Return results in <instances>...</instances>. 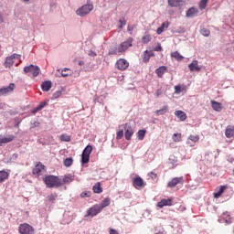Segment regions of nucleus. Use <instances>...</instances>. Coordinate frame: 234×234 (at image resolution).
<instances>
[{
    "mask_svg": "<svg viewBox=\"0 0 234 234\" xmlns=\"http://www.w3.org/2000/svg\"><path fill=\"white\" fill-rule=\"evenodd\" d=\"M43 182L49 189L52 187H60V186H63L61 179L56 176H46L43 177Z\"/></svg>",
    "mask_w": 234,
    "mask_h": 234,
    "instance_id": "nucleus-1",
    "label": "nucleus"
},
{
    "mask_svg": "<svg viewBox=\"0 0 234 234\" xmlns=\"http://www.w3.org/2000/svg\"><path fill=\"white\" fill-rule=\"evenodd\" d=\"M92 10H94V5L90 3H88L78 8L76 10V14L80 17H85V16H89V13L92 12Z\"/></svg>",
    "mask_w": 234,
    "mask_h": 234,
    "instance_id": "nucleus-2",
    "label": "nucleus"
},
{
    "mask_svg": "<svg viewBox=\"0 0 234 234\" xmlns=\"http://www.w3.org/2000/svg\"><path fill=\"white\" fill-rule=\"evenodd\" d=\"M90 153H92V145H87L81 154V164H89Z\"/></svg>",
    "mask_w": 234,
    "mask_h": 234,
    "instance_id": "nucleus-3",
    "label": "nucleus"
},
{
    "mask_svg": "<svg viewBox=\"0 0 234 234\" xmlns=\"http://www.w3.org/2000/svg\"><path fill=\"white\" fill-rule=\"evenodd\" d=\"M121 129H123L124 131V136L126 140H131L133 135L134 134V130H133V127L129 123H124L121 125Z\"/></svg>",
    "mask_w": 234,
    "mask_h": 234,
    "instance_id": "nucleus-4",
    "label": "nucleus"
},
{
    "mask_svg": "<svg viewBox=\"0 0 234 234\" xmlns=\"http://www.w3.org/2000/svg\"><path fill=\"white\" fill-rule=\"evenodd\" d=\"M24 72H26V74H28V72H31L32 76L36 78L39 75V72H41V69H39V67L37 66L29 65L24 68Z\"/></svg>",
    "mask_w": 234,
    "mask_h": 234,
    "instance_id": "nucleus-5",
    "label": "nucleus"
},
{
    "mask_svg": "<svg viewBox=\"0 0 234 234\" xmlns=\"http://www.w3.org/2000/svg\"><path fill=\"white\" fill-rule=\"evenodd\" d=\"M20 234H34V228L27 223L21 224L18 228Z\"/></svg>",
    "mask_w": 234,
    "mask_h": 234,
    "instance_id": "nucleus-6",
    "label": "nucleus"
},
{
    "mask_svg": "<svg viewBox=\"0 0 234 234\" xmlns=\"http://www.w3.org/2000/svg\"><path fill=\"white\" fill-rule=\"evenodd\" d=\"M15 59H21V55L15 53V54L11 55L10 57H7L4 63L5 69H10V67H12L14 65Z\"/></svg>",
    "mask_w": 234,
    "mask_h": 234,
    "instance_id": "nucleus-7",
    "label": "nucleus"
},
{
    "mask_svg": "<svg viewBox=\"0 0 234 234\" xmlns=\"http://www.w3.org/2000/svg\"><path fill=\"white\" fill-rule=\"evenodd\" d=\"M129 47H133V37H129L127 40H125L124 42H122L119 45L118 48H119L120 54H123V52H125L127 48H129Z\"/></svg>",
    "mask_w": 234,
    "mask_h": 234,
    "instance_id": "nucleus-8",
    "label": "nucleus"
},
{
    "mask_svg": "<svg viewBox=\"0 0 234 234\" xmlns=\"http://www.w3.org/2000/svg\"><path fill=\"white\" fill-rule=\"evenodd\" d=\"M47 170L45 169V165L39 162L36 165L35 169H33V175L36 176H41Z\"/></svg>",
    "mask_w": 234,
    "mask_h": 234,
    "instance_id": "nucleus-9",
    "label": "nucleus"
},
{
    "mask_svg": "<svg viewBox=\"0 0 234 234\" xmlns=\"http://www.w3.org/2000/svg\"><path fill=\"white\" fill-rule=\"evenodd\" d=\"M133 186L135 189H140V187H145V182H144V179L140 176H137L133 179Z\"/></svg>",
    "mask_w": 234,
    "mask_h": 234,
    "instance_id": "nucleus-10",
    "label": "nucleus"
},
{
    "mask_svg": "<svg viewBox=\"0 0 234 234\" xmlns=\"http://www.w3.org/2000/svg\"><path fill=\"white\" fill-rule=\"evenodd\" d=\"M101 213V208L99 205H95L87 210V217H96V215Z\"/></svg>",
    "mask_w": 234,
    "mask_h": 234,
    "instance_id": "nucleus-11",
    "label": "nucleus"
},
{
    "mask_svg": "<svg viewBox=\"0 0 234 234\" xmlns=\"http://www.w3.org/2000/svg\"><path fill=\"white\" fill-rule=\"evenodd\" d=\"M14 83H10L8 86L0 89V96H6L10 92H14Z\"/></svg>",
    "mask_w": 234,
    "mask_h": 234,
    "instance_id": "nucleus-12",
    "label": "nucleus"
},
{
    "mask_svg": "<svg viewBox=\"0 0 234 234\" xmlns=\"http://www.w3.org/2000/svg\"><path fill=\"white\" fill-rule=\"evenodd\" d=\"M199 140L200 137L198 135H190L186 140V144L189 145V147H195Z\"/></svg>",
    "mask_w": 234,
    "mask_h": 234,
    "instance_id": "nucleus-13",
    "label": "nucleus"
},
{
    "mask_svg": "<svg viewBox=\"0 0 234 234\" xmlns=\"http://www.w3.org/2000/svg\"><path fill=\"white\" fill-rule=\"evenodd\" d=\"M178 184H184V176L175 177L168 182V187H176Z\"/></svg>",
    "mask_w": 234,
    "mask_h": 234,
    "instance_id": "nucleus-14",
    "label": "nucleus"
},
{
    "mask_svg": "<svg viewBox=\"0 0 234 234\" xmlns=\"http://www.w3.org/2000/svg\"><path fill=\"white\" fill-rule=\"evenodd\" d=\"M116 67L119 70H125L129 67V62L124 58H120L116 62Z\"/></svg>",
    "mask_w": 234,
    "mask_h": 234,
    "instance_id": "nucleus-15",
    "label": "nucleus"
},
{
    "mask_svg": "<svg viewBox=\"0 0 234 234\" xmlns=\"http://www.w3.org/2000/svg\"><path fill=\"white\" fill-rule=\"evenodd\" d=\"M188 69L191 72H200V70H202V68L198 66V60H193L192 63L188 65Z\"/></svg>",
    "mask_w": 234,
    "mask_h": 234,
    "instance_id": "nucleus-16",
    "label": "nucleus"
},
{
    "mask_svg": "<svg viewBox=\"0 0 234 234\" xmlns=\"http://www.w3.org/2000/svg\"><path fill=\"white\" fill-rule=\"evenodd\" d=\"M16 136L7 135L6 137L0 136V147H3V144H10V142H14Z\"/></svg>",
    "mask_w": 234,
    "mask_h": 234,
    "instance_id": "nucleus-17",
    "label": "nucleus"
},
{
    "mask_svg": "<svg viewBox=\"0 0 234 234\" xmlns=\"http://www.w3.org/2000/svg\"><path fill=\"white\" fill-rule=\"evenodd\" d=\"M165 72H168L167 66H160L155 69V74L158 76V78H164Z\"/></svg>",
    "mask_w": 234,
    "mask_h": 234,
    "instance_id": "nucleus-18",
    "label": "nucleus"
},
{
    "mask_svg": "<svg viewBox=\"0 0 234 234\" xmlns=\"http://www.w3.org/2000/svg\"><path fill=\"white\" fill-rule=\"evenodd\" d=\"M165 206H173V199H162L157 203V207H160V209H162V207H165Z\"/></svg>",
    "mask_w": 234,
    "mask_h": 234,
    "instance_id": "nucleus-19",
    "label": "nucleus"
},
{
    "mask_svg": "<svg viewBox=\"0 0 234 234\" xmlns=\"http://www.w3.org/2000/svg\"><path fill=\"white\" fill-rule=\"evenodd\" d=\"M108 56H122V54L119 51V48L113 45L110 47Z\"/></svg>",
    "mask_w": 234,
    "mask_h": 234,
    "instance_id": "nucleus-20",
    "label": "nucleus"
},
{
    "mask_svg": "<svg viewBox=\"0 0 234 234\" xmlns=\"http://www.w3.org/2000/svg\"><path fill=\"white\" fill-rule=\"evenodd\" d=\"M41 89L44 92H48L52 89V82L50 80H46L42 82Z\"/></svg>",
    "mask_w": 234,
    "mask_h": 234,
    "instance_id": "nucleus-21",
    "label": "nucleus"
},
{
    "mask_svg": "<svg viewBox=\"0 0 234 234\" xmlns=\"http://www.w3.org/2000/svg\"><path fill=\"white\" fill-rule=\"evenodd\" d=\"M182 3H184V0H168V5L172 6V8L182 6Z\"/></svg>",
    "mask_w": 234,
    "mask_h": 234,
    "instance_id": "nucleus-22",
    "label": "nucleus"
},
{
    "mask_svg": "<svg viewBox=\"0 0 234 234\" xmlns=\"http://www.w3.org/2000/svg\"><path fill=\"white\" fill-rule=\"evenodd\" d=\"M48 103L42 101L40 102L36 108H34L31 112L32 114H36V112H39V111H42V109H45Z\"/></svg>",
    "mask_w": 234,
    "mask_h": 234,
    "instance_id": "nucleus-23",
    "label": "nucleus"
},
{
    "mask_svg": "<svg viewBox=\"0 0 234 234\" xmlns=\"http://www.w3.org/2000/svg\"><path fill=\"white\" fill-rule=\"evenodd\" d=\"M153 56H154V53L153 51L145 50L143 56V61H144V63H147V61H149V59H151Z\"/></svg>",
    "mask_w": 234,
    "mask_h": 234,
    "instance_id": "nucleus-24",
    "label": "nucleus"
},
{
    "mask_svg": "<svg viewBox=\"0 0 234 234\" xmlns=\"http://www.w3.org/2000/svg\"><path fill=\"white\" fill-rule=\"evenodd\" d=\"M175 115L177 116L181 122H186V120H187V115L182 111H176Z\"/></svg>",
    "mask_w": 234,
    "mask_h": 234,
    "instance_id": "nucleus-25",
    "label": "nucleus"
},
{
    "mask_svg": "<svg viewBox=\"0 0 234 234\" xmlns=\"http://www.w3.org/2000/svg\"><path fill=\"white\" fill-rule=\"evenodd\" d=\"M168 112H169V106L165 105L161 109L155 111V114L157 116H163V114H165Z\"/></svg>",
    "mask_w": 234,
    "mask_h": 234,
    "instance_id": "nucleus-26",
    "label": "nucleus"
},
{
    "mask_svg": "<svg viewBox=\"0 0 234 234\" xmlns=\"http://www.w3.org/2000/svg\"><path fill=\"white\" fill-rule=\"evenodd\" d=\"M196 14H198V10L195 7H190L187 9L186 16V17H195Z\"/></svg>",
    "mask_w": 234,
    "mask_h": 234,
    "instance_id": "nucleus-27",
    "label": "nucleus"
},
{
    "mask_svg": "<svg viewBox=\"0 0 234 234\" xmlns=\"http://www.w3.org/2000/svg\"><path fill=\"white\" fill-rule=\"evenodd\" d=\"M212 109L216 111L217 112H220L222 111V104L220 102L211 101Z\"/></svg>",
    "mask_w": 234,
    "mask_h": 234,
    "instance_id": "nucleus-28",
    "label": "nucleus"
},
{
    "mask_svg": "<svg viewBox=\"0 0 234 234\" xmlns=\"http://www.w3.org/2000/svg\"><path fill=\"white\" fill-rule=\"evenodd\" d=\"M225 136L227 138H233L234 136V127L233 126H228L225 131Z\"/></svg>",
    "mask_w": 234,
    "mask_h": 234,
    "instance_id": "nucleus-29",
    "label": "nucleus"
},
{
    "mask_svg": "<svg viewBox=\"0 0 234 234\" xmlns=\"http://www.w3.org/2000/svg\"><path fill=\"white\" fill-rule=\"evenodd\" d=\"M111 205V198L106 197L104 200L101 201L100 205H98L101 211H103L104 207H108Z\"/></svg>",
    "mask_w": 234,
    "mask_h": 234,
    "instance_id": "nucleus-30",
    "label": "nucleus"
},
{
    "mask_svg": "<svg viewBox=\"0 0 234 234\" xmlns=\"http://www.w3.org/2000/svg\"><path fill=\"white\" fill-rule=\"evenodd\" d=\"M222 220H224L226 224H231V217L229 216V214H228V212L223 213L222 218L219 219V222H222Z\"/></svg>",
    "mask_w": 234,
    "mask_h": 234,
    "instance_id": "nucleus-31",
    "label": "nucleus"
},
{
    "mask_svg": "<svg viewBox=\"0 0 234 234\" xmlns=\"http://www.w3.org/2000/svg\"><path fill=\"white\" fill-rule=\"evenodd\" d=\"M171 58H174L176 61H182L184 59V56L180 55L178 51L172 52Z\"/></svg>",
    "mask_w": 234,
    "mask_h": 234,
    "instance_id": "nucleus-32",
    "label": "nucleus"
},
{
    "mask_svg": "<svg viewBox=\"0 0 234 234\" xmlns=\"http://www.w3.org/2000/svg\"><path fill=\"white\" fill-rule=\"evenodd\" d=\"M226 189V186H221L218 192L214 193V198H219V197L222 196V193H224Z\"/></svg>",
    "mask_w": 234,
    "mask_h": 234,
    "instance_id": "nucleus-33",
    "label": "nucleus"
},
{
    "mask_svg": "<svg viewBox=\"0 0 234 234\" xmlns=\"http://www.w3.org/2000/svg\"><path fill=\"white\" fill-rule=\"evenodd\" d=\"M8 178V173L5 170L0 171V184Z\"/></svg>",
    "mask_w": 234,
    "mask_h": 234,
    "instance_id": "nucleus-34",
    "label": "nucleus"
},
{
    "mask_svg": "<svg viewBox=\"0 0 234 234\" xmlns=\"http://www.w3.org/2000/svg\"><path fill=\"white\" fill-rule=\"evenodd\" d=\"M73 181H74V177L71 175L65 176L62 180L64 184H70V182H73Z\"/></svg>",
    "mask_w": 234,
    "mask_h": 234,
    "instance_id": "nucleus-35",
    "label": "nucleus"
},
{
    "mask_svg": "<svg viewBox=\"0 0 234 234\" xmlns=\"http://www.w3.org/2000/svg\"><path fill=\"white\" fill-rule=\"evenodd\" d=\"M103 189H101V186H100V183H97L95 186H93V193H97L100 195V193H102Z\"/></svg>",
    "mask_w": 234,
    "mask_h": 234,
    "instance_id": "nucleus-36",
    "label": "nucleus"
},
{
    "mask_svg": "<svg viewBox=\"0 0 234 234\" xmlns=\"http://www.w3.org/2000/svg\"><path fill=\"white\" fill-rule=\"evenodd\" d=\"M173 142H182V133H174L172 135Z\"/></svg>",
    "mask_w": 234,
    "mask_h": 234,
    "instance_id": "nucleus-37",
    "label": "nucleus"
},
{
    "mask_svg": "<svg viewBox=\"0 0 234 234\" xmlns=\"http://www.w3.org/2000/svg\"><path fill=\"white\" fill-rule=\"evenodd\" d=\"M209 0H200L198 5L200 10H205L206 6H207V3Z\"/></svg>",
    "mask_w": 234,
    "mask_h": 234,
    "instance_id": "nucleus-38",
    "label": "nucleus"
},
{
    "mask_svg": "<svg viewBox=\"0 0 234 234\" xmlns=\"http://www.w3.org/2000/svg\"><path fill=\"white\" fill-rule=\"evenodd\" d=\"M123 131H124L123 128L120 126L116 135L117 140H122L123 138Z\"/></svg>",
    "mask_w": 234,
    "mask_h": 234,
    "instance_id": "nucleus-39",
    "label": "nucleus"
},
{
    "mask_svg": "<svg viewBox=\"0 0 234 234\" xmlns=\"http://www.w3.org/2000/svg\"><path fill=\"white\" fill-rule=\"evenodd\" d=\"M210 34H211V31H209V29L206 27H203L201 29V35L204 36L205 37H209Z\"/></svg>",
    "mask_w": 234,
    "mask_h": 234,
    "instance_id": "nucleus-40",
    "label": "nucleus"
},
{
    "mask_svg": "<svg viewBox=\"0 0 234 234\" xmlns=\"http://www.w3.org/2000/svg\"><path fill=\"white\" fill-rule=\"evenodd\" d=\"M59 138L61 142H70V135L67 133L61 134Z\"/></svg>",
    "mask_w": 234,
    "mask_h": 234,
    "instance_id": "nucleus-41",
    "label": "nucleus"
},
{
    "mask_svg": "<svg viewBox=\"0 0 234 234\" xmlns=\"http://www.w3.org/2000/svg\"><path fill=\"white\" fill-rule=\"evenodd\" d=\"M145 130H139L137 133V136L139 138V140H144L145 138Z\"/></svg>",
    "mask_w": 234,
    "mask_h": 234,
    "instance_id": "nucleus-42",
    "label": "nucleus"
},
{
    "mask_svg": "<svg viewBox=\"0 0 234 234\" xmlns=\"http://www.w3.org/2000/svg\"><path fill=\"white\" fill-rule=\"evenodd\" d=\"M72 162H73L72 158H70V157L66 158L64 160L65 167H70V165H72Z\"/></svg>",
    "mask_w": 234,
    "mask_h": 234,
    "instance_id": "nucleus-43",
    "label": "nucleus"
},
{
    "mask_svg": "<svg viewBox=\"0 0 234 234\" xmlns=\"http://www.w3.org/2000/svg\"><path fill=\"white\" fill-rule=\"evenodd\" d=\"M151 39H152L151 35H145L142 37V41H143V43H144V45L149 43L151 41Z\"/></svg>",
    "mask_w": 234,
    "mask_h": 234,
    "instance_id": "nucleus-44",
    "label": "nucleus"
},
{
    "mask_svg": "<svg viewBox=\"0 0 234 234\" xmlns=\"http://www.w3.org/2000/svg\"><path fill=\"white\" fill-rule=\"evenodd\" d=\"M90 195H92V193L90 191H83L80 194V197L81 198H89V197H90Z\"/></svg>",
    "mask_w": 234,
    "mask_h": 234,
    "instance_id": "nucleus-45",
    "label": "nucleus"
},
{
    "mask_svg": "<svg viewBox=\"0 0 234 234\" xmlns=\"http://www.w3.org/2000/svg\"><path fill=\"white\" fill-rule=\"evenodd\" d=\"M57 198H58V195L56 194H50L48 196V202H56Z\"/></svg>",
    "mask_w": 234,
    "mask_h": 234,
    "instance_id": "nucleus-46",
    "label": "nucleus"
},
{
    "mask_svg": "<svg viewBox=\"0 0 234 234\" xmlns=\"http://www.w3.org/2000/svg\"><path fill=\"white\" fill-rule=\"evenodd\" d=\"M70 71V69H68V68H64L62 70H61V76L62 78H67V76H69V72Z\"/></svg>",
    "mask_w": 234,
    "mask_h": 234,
    "instance_id": "nucleus-47",
    "label": "nucleus"
},
{
    "mask_svg": "<svg viewBox=\"0 0 234 234\" xmlns=\"http://www.w3.org/2000/svg\"><path fill=\"white\" fill-rule=\"evenodd\" d=\"M61 94H62L61 90H58L55 93H53L52 99L53 100H58V98H59L61 96Z\"/></svg>",
    "mask_w": 234,
    "mask_h": 234,
    "instance_id": "nucleus-48",
    "label": "nucleus"
},
{
    "mask_svg": "<svg viewBox=\"0 0 234 234\" xmlns=\"http://www.w3.org/2000/svg\"><path fill=\"white\" fill-rule=\"evenodd\" d=\"M36 127H39V122L37 121H32L30 129H36Z\"/></svg>",
    "mask_w": 234,
    "mask_h": 234,
    "instance_id": "nucleus-49",
    "label": "nucleus"
},
{
    "mask_svg": "<svg viewBox=\"0 0 234 234\" xmlns=\"http://www.w3.org/2000/svg\"><path fill=\"white\" fill-rule=\"evenodd\" d=\"M88 56H90V58H96V56H98V54L96 53V51L90 49V50H88Z\"/></svg>",
    "mask_w": 234,
    "mask_h": 234,
    "instance_id": "nucleus-50",
    "label": "nucleus"
},
{
    "mask_svg": "<svg viewBox=\"0 0 234 234\" xmlns=\"http://www.w3.org/2000/svg\"><path fill=\"white\" fill-rule=\"evenodd\" d=\"M175 90H176V94H180L182 92V87L176 86Z\"/></svg>",
    "mask_w": 234,
    "mask_h": 234,
    "instance_id": "nucleus-51",
    "label": "nucleus"
},
{
    "mask_svg": "<svg viewBox=\"0 0 234 234\" xmlns=\"http://www.w3.org/2000/svg\"><path fill=\"white\" fill-rule=\"evenodd\" d=\"M155 52H162V46L157 44V46L154 48Z\"/></svg>",
    "mask_w": 234,
    "mask_h": 234,
    "instance_id": "nucleus-52",
    "label": "nucleus"
},
{
    "mask_svg": "<svg viewBox=\"0 0 234 234\" xmlns=\"http://www.w3.org/2000/svg\"><path fill=\"white\" fill-rule=\"evenodd\" d=\"M136 26H128L127 30L130 32V34H133L132 32L134 30Z\"/></svg>",
    "mask_w": 234,
    "mask_h": 234,
    "instance_id": "nucleus-53",
    "label": "nucleus"
},
{
    "mask_svg": "<svg viewBox=\"0 0 234 234\" xmlns=\"http://www.w3.org/2000/svg\"><path fill=\"white\" fill-rule=\"evenodd\" d=\"M154 96H155L156 98H159L160 96H162V90H157L155 91V93H154Z\"/></svg>",
    "mask_w": 234,
    "mask_h": 234,
    "instance_id": "nucleus-54",
    "label": "nucleus"
},
{
    "mask_svg": "<svg viewBox=\"0 0 234 234\" xmlns=\"http://www.w3.org/2000/svg\"><path fill=\"white\" fill-rule=\"evenodd\" d=\"M119 22L121 23V25H122V27H125V25H127V21H125V18H121Z\"/></svg>",
    "mask_w": 234,
    "mask_h": 234,
    "instance_id": "nucleus-55",
    "label": "nucleus"
},
{
    "mask_svg": "<svg viewBox=\"0 0 234 234\" xmlns=\"http://www.w3.org/2000/svg\"><path fill=\"white\" fill-rule=\"evenodd\" d=\"M17 158H19V154H14L11 156L10 160H17Z\"/></svg>",
    "mask_w": 234,
    "mask_h": 234,
    "instance_id": "nucleus-56",
    "label": "nucleus"
},
{
    "mask_svg": "<svg viewBox=\"0 0 234 234\" xmlns=\"http://www.w3.org/2000/svg\"><path fill=\"white\" fill-rule=\"evenodd\" d=\"M110 234H120L118 232V230L114 229H110V231H109Z\"/></svg>",
    "mask_w": 234,
    "mask_h": 234,
    "instance_id": "nucleus-57",
    "label": "nucleus"
},
{
    "mask_svg": "<svg viewBox=\"0 0 234 234\" xmlns=\"http://www.w3.org/2000/svg\"><path fill=\"white\" fill-rule=\"evenodd\" d=\"M162 32H164V27H158L156 30V34L160 35V34H162Z\"/></svg>",
    "mask_w": 234,
    "mask_h": 234,
    "instance_id": "nucleus-58",
    "label": "nucleus"
},
{
    "mask_svg": "<svg viewBox=\"0 0 234 234\" xmlns=\"http://www.w3.org/2000/svg\"><path fill=\"white\" fill-rule=\"evenodd\" d=\"M161 27H163V29H164V28H168V27H169V22L163 23V24L161 25Z\"/></svg>",
    "mask_w": 234,
    "mask_h": 234,
    "instance_id": "nucleus-59",
    "label": "nucleus"
},
{
    "mask_svg": "<svg viewBox=\"0 0 234 234\" xmlns=\"http://www.w3.org/2000/svg\"><path fill=\"white\" fill-rule=\"evenodd\" d=\"M149 175H150L152 180H156V174L151 172Z\"/></svg>",
    "mask_w": 234,
    "mask_h": 234,
    "instance_id": "nucleus-60",
    "label": "nucleus"
},
{
    "mask_svg": "<svg viewBox=\"0 0 234 234\" xmlns=\"http://www.w3.org/2000/svg\"><path fill=\"white\" fill-rule=\"evenodd\" d=\"M2 23H5V18L3 17V14L0 13V25H2Z\"/></svg>",
    "mask_w": 234,
    "mask_h": 234,
    "instance_id": "nucleus-61",
    "label": "nucleus"
},
{
    "mask_svg": "<svg viewBox=\"0 0 234 234\" xmlns=\"http://www.w3.org/2000/svg\"><path fill=\"white\" fill-rule=\"evenodd\" d=\"M5 106L6 104H5V102L0 101V109H5Z\"/></svg>",
    "mask_w": 234,
    "mask_h": 234,
    "instance_id": "nucleus-62",
    "label": "nucleus"
},
{
    "mask_svg": "<svg viewBox=\"0 0 234 234\" xmlns=\"http://www.w3.org/2000/svg\"><path fill=\"white\" fill-rule=\"evenodd\" d=\"M79 65H84V62H83V60H80V62H79Z\"/></svg>",
    "mask_w": 234,
    "mask_h": 234,
    "instance_id": "nucleus-63",
    "label": "nucleus"
},
{
    "mask_svg": "<svg viewBox=\"0 0 234 234\" xmlns=\"http://www.w3.org/2000/svg\"><path fill=\"white\" fill-rule=\"evenodd\" d=\"M156 234H164V232H157Z\"/></svg>",
    "mask_w": 234,
    "mask_h": 234,
    "instance_id": "nucleus-64",
    "label": "nucleus"
}]
</instances>
